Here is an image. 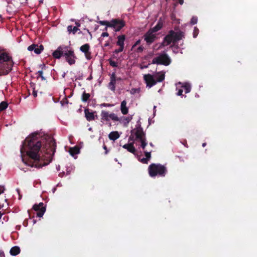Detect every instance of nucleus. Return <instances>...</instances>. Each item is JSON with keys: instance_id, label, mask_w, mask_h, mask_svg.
I'll return each instance as SVG.
<instances>
[{"instance_id": "obj_15", "label": "nucleus", "mask_w": 257, "mask_h": 257, "mask_svg": "<svg viewBox=\"0 0 257 257\" xmlns=\"http://www.w3.org/2000/svg\"><path fill=\"white\" fill-rule=\"evenodd\" d=\"M66 47H59L53 53V56L55 58L59 59L63 55H64V51Z\"/></svg>"}, {"instance_id": "obj_17", "label": "nucleus", "mask_w": 257, "mask_h": 257, "mask_svg": "<svg viewBox=\"0 0 257 257\" xmlns=\"http://www.w3.org/2000/svg\"><path fill=\"white\" fill-rule=\"evenodd\" d=\"M85 116L88 121H91L95 119L97 115L95 114V112L90 111L88 109L84 110Z\"/></svg>"}, {"instance_id": "obj_5", "label": "nucleus", "mask_w": 257, "mask_h": 257, "mask_svg": "<svg viewBox=\"0 0 257 257\" xmlns=\"http://www.w3.org/2000/svg\"><path fill=\"white\" fill-rule=\"evenodd\" d=\"M148 170L149 175L152 177L157 175L163 176L166 173L165 168L160 164H152L149 166Z\"/></svg>"}, {"instance_id": "obj_35", "label": "nucleus", "mask_w": 257, "mask_h": 257, "mask_svg": "<svg viewBox=\"0 0 257 257\" xmlns=\"http://www.w3.org/2000/svg\"><path fill=\"white\" fill-rule=\"evenodd\" d=\"M109 63H110V65L113 67H117V63L116 62H115L114 61L110 60Z\"/></svg>"}, {"instance_id": "obj_37", "label": "nucleus", "mask_w": 257, "mask_h": 257, "mask_svg": "<svg viewBox=\"0 0 257 257\" xmlns=\"http://www.w3.org/2000/svg\"><path fill=\"white\" fill-rule=\"evenodd\" d=\"M140 43V40L137 41L136 43L133 45V49H135L136 47Z\"/></svg>"}, {"instance_id": "obj_34", "label": "nucleus", "mask_w": 257, "mask_h": 257, "mask_svg": "<svg viewBox=\"0 0 257 257\" xmlns=\"http://www.w3.org/2000/svg\"><path fill=\"white\" fill-rule=\"evenodd\" d=\"M198 33H199V30L196 27H195L194 29V32H193V37L196 38L197 37V36L198 35Z\"/></svg>"}, {"instance_id": "obj_48", "label": "nucleus", "mask_w": 257, "mask_h": 257, "mask_svg": "<svg viewBox=\"0 0 257 257\" xmlns=\"http://www.w3.org/2000/svg\"><path fill=\"white\" fill-rule=\"evenodd\" d=\"M103 148H104V149L106 150V146H103Z\"/></svg>"}, {"instance_id": "obj_43", "label": "nucleus", "mask_w": 257, "mask_h": 257, "mask_svg": "<svg viewBox=\"0 0 257 257\" xmlns=\"http://www.w3.org/2000/svg\"><path fill=\"white\" fill-rule=\"evenodd\" d=\"M109 41L107 42H106L104 44V46L105 47H106V46H108L109 45Z\"/></svg>"}, {"instance_id": "obj_51", "label": "nucleus", "mask_w": 257, "mask_h": 257, "mask_svg": "<svg viewBox=\"0 0 257 257\" xmlns=\"http://www.w3.org/2000/svg\"><path fill=\"white\" fill-rule=\"evenodd\" d=\"M50 143H51V144H53V142H52V140L50 141Z\"/></svg>"}, {"instance_id": "obj_30", "label": "nucleus", "mask_w": 257, "mask_h": 257, "mask_svg": "<svg viewBox=\"0 0 257 257\" xmlns=\"http://www.w3.org/2000/svg\"><path fill=\"white\" fill-rule=\"evenodd\" d=\"M90 95L87 93H84L82 95V100L83 101H86L89 98Z\"/></svg>"}, {"instance_id": "obj_40", "label": "nucleus", "mask_w": 257, "mask_h": 257, "mask_svg": "<svg viewBox=\"0 0 257 257\" xmlns=\"http://www.w3.org/2000/svg\"><path fill=\"white\" fill-rule=\"evenodd\" d=\"M142 51H143V47L141 46L139 47L137 49L138 52H142Z\"/></svg>"}, {"instance_id": "obj_10", "label": "nucleus", "mask_w": 257, "mask_h": 257, "mask_svg": "<svg viewBox=\"0 0 257 257\" xmlns=\"http://www.w3.org/2000/svg\"><path fill=\"white\" fill-rule=\"evenodd\" d=\"M100 115L102 120L109 121L112 120L116 121L119 120V117L115 113H109L108 112L104 110L101 111Z\"/></svg>"}, {"instance_id": "obj_9", "label": "nucleus", "mask_w": 257, "mask_h": 257, "mask_svg": "<svg viewBox=\"0 0 257 257\" xmlns=\"http://www.w3.org/2000/svg\"><path fill=\"white\" fill-rule=\"evenodd\" d=\"M66 60L70 64L72 65L75 63V59L76 58L74 51L73 50L68 49L67 47L64 51V55Z\"/></svg>"}, {"instance_id": "obj_1", "label": "nucleus", "mask_w": 257, "mask_h": 257, "mask_svg": "<svg viewBox=\"0 0 257 257\" xmlns=\"http://www.w3.org/2000/svg\"><path fill=\"white\" fill-rule=\"evenodd\" d=\"M41 146V143L36 134H33L25 139L21 149V153L22 161L26 165L41 168L51 162L50 152L52 149L47 152V156L41 157L39 151Z\"/></svg>"}, {"instance_id": "obj_46", "label": "nucleus", "mask_w": 257, "mask_h": 257, "mask_svg": "<svg viewBox=\"0 0 257 257\" xmlns=\"http://www.w3.org/2000/svg\"><path fill=\"white\" fill-rule=\"evenodd\" d=\"M206 143H203V144H202V146H203V147H204L206 146Z\"/></svg>"}, {"instance_id": "obj_18", "label": "nucleus", "mask_w": 257, "mask_h": 257, "mask_svg": "<svg viewBox=\"0 0 257 257\" xmlns=\"http://www.w3.org/2000/svg\"><path fill=\"white\" fill-rule=\"evenodd\" d=\"M126 101L123 100L121 102L120 104V110L123 114H126L128 112V108L126 106Z\"/></svg>"}, {"instance_id": "obj_16", "label": "nucleus", "mask_w": 257, "mask_h": 257, "mask_svg": "<svg viewBox=\"0 0 257 257\" xmlns=\"http://www.w3.org/2000/svg\"><path fill=\"white\" fill-rule=\"evenodd\" d=\"M28 50L30 51H34L36 54H39L43 50V47L42 45L33 44L28 47Z\"/></svg>"}, {"instance_id": "obj_31", "label": "nucleus", "mask_w": 257, "mask_h": 257, "mask_svg": "<svg viewBox=\"0 0 257 257\" xmlns=\"http://www.w3.org/2000/svg\"><path fill=\"white\" fill-rule=\"evenodd\" d=\"M99 24L101 25H106V27H109V25L110 23V22H107V21H100Z\"/></svg>"}, {"instance_id": "obj_45", "label": "nucleus", "mask_w": 257, "mask_h": 257, "mask_svg": "<svg viewBox=\"0 0 257 257\" xmlns=\"http://www.w3.org/2000/svg\"><path fill=\"white\" fill-rule=\"evenodd\" d=\"M147 66H144L141 67V69H143V68H147Z\"/></svg>"}, {"instance_id": "obj_29", "label": "nucleus", "mask_w": 257, "mask_h": 257, "mask_svg": "<svg viewBox=\"0 0 257 257\" xmlns=\"http://www.w3.org/2000/svg\"><path fill=\"white\" fill-rule=\"evenodd\" d=\"M140 91H141V89L139 88H132L130 90V93L132 94H136L140 93Z\"/></svg>"}, {"instance_id": "obj_20", "label": "nucleus", "mask_w": 257, "mask_h": 257, "mask_svg": "<svg viewBox=\"0 0 257 257\" xmlns=\"http://www.w3.org/2000/svg\"><path fill=\"white\" fill-rule=\"evenodd\" d=\"M115 82H116V80H115V74H112L111 76L110 82H109V85H108L109 88L110 90H111L112 91H114L115 88Z\"/></svg>"}, {"instance_id": "obj_44", "label": "nucleus", "mask_w": 257, "mask_h": 257, "mask_svg": "<svg viewBox=\"0 0 257 257\" xmlns=\"http://www.w3.org/2000/svg\"><path fill=\"white\" fill-rule=\"evenodd\" d=\"M178 3L181 4V5H182L183 3V0H178Z\"/></svg>"}, {"instance_id": "obj_12", "label": "nucleus", "mask_w": 257, "mask_h": 257, "mask_svg": "<svg viewBox=\"0 0 257 257\" xmlns=\"http://www.w3.org/2000/svg\"><path fill=\"white\" fill-rule=\"evenodd\" d=\"M109 26L113 28L115 31H118L124 26V23L121 20H113Z\"/></svg>"}, {"instance_id": "obj_22", "label": "nucleus", "mask_w": 257, "mask_h": 257, "mask_svg": "<svg viewBox=\"0 0 257 257\" xmlns=\"http://www.w3.org/2000/svg\"><path fill=\"white\" fill-rule=\"evenodd\" d=\"M120 137V135L117 131L111 132L109 135L108 138L110 140L115 141Z\"/></svg>"}, {"instance_id": "obj_28", "label": "nucleus", "mask_w": 257, "mask_h": 257, "mask_svg": "<svg viewBox=\"0 0 257 257\" xmlns=\"http://www.w3.org/2000/svg\"><path fill=\"white\" fill-rule=\"evenodd\" d=\"M8 107V103L5 101H3L0 103V111L6 109Z\"/></svg>"}, {"instance_id": "obj_38", "label": "nucleus", "mask_w": 257, "mask_h": 257, "mask_svg": "<svg viewBox=\"0 0 257 257\" xmlns=\"http://www.w3.org/2000/svg\"><path fill=\"white\" fill-rule=\"evenodd\" d=\"M38 73L39 74V76H40L42 78V79H44V78L43 76L42 71H39Z\"/></svg>"}, {"instance_id": "obj_8", "label": "nucleus", "mask_w": 257, "mask_h": 257, "mask_svg": "<svg viewBox=\"0 0 257 257\" xmlns=\"http://www.w3.org/2000/svg\"><path fill=\"white\" fill-rule=\"evenodd\" d=\"M171 61L170 57L167 54L163 53L153 59L152 63L167 66L170 64Z\"/></svg>"}, {"instance_id": "obj_2", "label": "nucleus", "mask_w": 257, "mask_h": 257, "mask_svg": "<svg viewBox=\"0 0 257 257\" xmlns=\"http://www.w3.org/2000/svg\"><path fill=\"white\" fill-rule=\"evenodd\" d=\"M13 64L8 54L0 51V75L8 74L11 71Z\"/></svg>"}, {"instance_id": "obj_23", "label": "nucleus", "mask_w": 257, "mask_h": 257, "mask_svg": "<svg viewBox=\"0 0 257 257\" xmlns=\"http://www.w3.org/2000/svg\"><path fill=\"white\" fill-rule=\"evenodd\" d=\"M145 158H143L142 159H140V161L144 164H147L148 163V161L150 160L151 155V152H145Z\"/></svg>"}, {"instance_id": "obj_4", "label": "nucleus", "mask_w": 257, "mask_h": 257, "mask_svg": "<svg viewBox=\"0 0 257 257\" xmlns=\"http://www.w3.org/2000/svg\"><path fill=\"white\" fill-rule=\"evenodd\" d=\"M183 37V34L181 32H174L170 31L168 34L165 37L162 45L164 46H168L173 43L175 44L176 42Z\"/></svg>"}, {"instance_id": "obj_14", "label": "nucleus", "mask_w": 257, "mask_h": 257, "mask_svg": "<svg viewBox=\"0 0 257 257\" xmlns=\"http://www.w3.org/2000/svg\"><path fill=\"white\" fill-rule=\"evenodd\" d=\"M80 50L84 53L85 58L87 59H90L91 58V52H90V46L89 44H85L80 48Z\"/></svg>"}, {"instance_id": "obj_25", "label": "nucleus", "mask_w": 257, "mask_h": 257, "mask_svg": "<svg viewBox=\"0 0 257 257\" xmlns=\"http://www.w3.org/2000/svg\"><path fill=\"white\" fill-rule=\"evenodd\" d=\"M118 40L117 42V45H118L120 47H124V41L125 40V36L124 35H120L118 36L117 37Z\"/></svg>"}, {"instance_id": "obj_19", "label": "nucleus", "mask_w": 257, "mask_h": 257, "mask_svg": "<svg viewBox=\"0 0 257 257\" xmlns=\"http://www.w3.org/2000/svg\"><path fill=\"white\" fill-rule=\"evenodd\" d=\"M124 149H126L128 152L135 154L136 152V149L134 147L133 143L125 144L122 147Z\"/></svg>"}, {"instance_id": "obj_47", "label": "nucleus", "mask_w": 257, "mask_h": 257, "mask_svg": "<svg viewBox=\"0 0 257 257\" xmlns=\"http://www.w3.org/2000/svg\"><path fill=\"white\" fill-rule=\"evenodd\" d=\"M173 52H176L175 51V47H173Z\"/></svg>"}, {"instance_id": "obj_6", "label": "nucleus", "mask_w": 257, "mask_h": 257, "mask_svg": "<svg viewBox=\"0 0 257 257\" xmlns=\"http://www.w3.org/2000/svg\"><path fill=\"white\" fill-rule=\"evenodd\" d=\"M131 136L135 137L138 142L140 143L142 149H145L147 145V143L146 142L145 134L141 127H138L134 129L132 131Z\"/></svg>"}, {"instance_id": "obj_36", "label": "nucleus", "mask_w": 257, "mask_h": 257, "mask_svg": "<svg viewBox=\"0 0 257 257\" xmlns=\"http://www.w3.org/2000/svg\"><path fill=\"white\" fill-rule=\"evenodd\" d=\"M123 48L119 47L118 49H116L115 50L114 52L116 53H118L123 51Z\"/></svg>"}, {"instance_id": "obj_52", "label": "nucleus", "mask_w": 257, "mask_h": 257, "mask_svg": "<svg viewBox=\"0 0 257 257\" xmlns=\"http://www.w3.org/2000/svg\"><path fill=\"white\" fill-rule=\"evenodd\" d=\"M17 191L19 193V190L18 189H17Z\"/></svg>"}, {"instance_id": "obj_13", "label": "nucleus", "mask_w": 257, "mask_h": 257, "mask_svg": "<svg viewBox=\"0 0 257 257\" xmlns=\"http://www.w3.org/2000/svg\"><path fill=\"white\" fill-rule=\"evenodd\" d=\"M33 209L38 211L37 216L39 217H42L46 211L45 207L44 206L43 203H40L39 204H35L33 206Z\"/></svg>"}, {"instance_id": "obj_41", "label": "nucleus", "mask_w": 257, "mask_h": 257, "mask_svg": "<svg viewBox=\"0 0 257 257\" xmlns=\"http://www.w3.org/2000/svg\"><path fill=\"white\" fill-rule=\"evenodd\" d=\"M102 105H103V106H113V105H111L110 104H108V103H103L102 104Z\"/></svg>"}, {"instance_id": "obj_49", "label": "nucleus", "mask_w": 257, "mask_h": 257, "mask_svg": "<svg viewBox=\"0 0 257 257\" xmlns=\"http://www.w3.org/2000/svg\"><path fill=\"white\" fill-rule=\"evenodd\" d=\"M3 207H4V205H1L0 204V209H1V208Z\"/></svg>"}, {"instance_id": "obj_27", "label": "nucleus", "mask_w": 257, "mask_h": 257, "mask_svg": "<svg viewBox=\"0 0 257 257\" xmlns=\"http://www.w3.org/2000/svg\"><path fill=\"white\" fill-rule=\"evenodd\" d=\"M67 30L70 33L72 32L73 34H75L78 30V29L76 27H73L71 26H69L67 27Z\"/></svg>"}, {"instance_id": "obj_3", "label": "nucleus", "mask_w": 257, "mask_h": 257, "mask_svg": "<svg viewBox=\"0 0 257 257\" xmlns=\"http://www.w3.org/2000/svg\"><path fill=\"white\" fill-rule=\"evenodd\" d=\"M165 78V72L161 71L153 75L150 74L144 75V79L147 86L151 88L156 84L157 82H162Z\"/></svg>"}, {"instance_id": "obj_24", "label": "nucleus", "mask_w": 257, "mask_h": 257, "mask_svg": "<svg viewBox=\"0 0 257 257\" xmlns=\"http://www.w3.org/2000/svg\"><path fill=\"white\" fill-rule=\"evenodd\" d=\"M70 154L74 158H76L75 157V155H77L79 153V149L77 147H74L73 148H71L69 150Z\"/></svg>"}, {"instance_id": "obj_33", "label": "nucleus", "mask_w": 257, "mask_h": 257, "mask_svg": "<svg viewBox=\"0 0 257 257\" xmlns=\"http://www.w3.org/2000/svg\"><path fill=\"white\" fill-rule=\"evenodd\" d=\"M105 37H108V33H107V32H103V33H102V34H101V37L99 38V40L100 41H102L103 38Z\"/></svg>"}, {"instance_id": "obj_11", "label": "nucleus", "mask_w": 257, "mask_h": 257, "mask_svg": "<svg viewBox=\"0 0 257 257\" xmlns=\"http://www.w3.org/2000/svg\"><path fill=\"white\" fill-rule=\"evenodd\" d=\"M177 88L178 89L177 95L180 96L182 94L183 90H185L186 93L189 92L191 90V86L188 83H181L179 82L177 84Z\"/></svg>"}, {"instance_id": "obj_7", "label": "nucleus", "mask_w": 257, "mask_h": 257, "mask_svg": "<svg viewBox=\"0 0 257 257\" xmlns=\"http://www.w3.org/2000/svg\"><path fill=\"white\" fill-rule=\"evenodd\" d=\"M163 26V23L159 20L157 25L153 28L149 30L144 36L145 40L148 43H152L156 38V32L160 30Z\"/></svg>"}, {"instance_id": "obj_42", "label": "nucleus", "mask_w": 257, "mask_h": 257, "mask_svg": "<svg viewBox=\"0 0 257 257\" xmlns=\"http://www.w3.org/2000/svg\"><path fill=\"white\" fill-rule=\"evenodd\" d=\"M33 96H34V97H37V92H36V91H34L33 92Z\"/></svg>"}, {"instance_id": "obj_39", "label": "nucleus", "mask_w": 257, "mask_h": 257, "mask_svg": "<svg viewBox=\"0 0 257 257\" xmlns=\"http://www.w3.org/2000/svg\"><path fill=\"white\" fill-rule=\"evenodd\" d=\"M5 191V188L3 186H0V194L3 193Z\"/></svg>"}, {"instance_id": "obj_32", "label": "nucleus", "mask_w": 257, "mask_h": 257, "mask_svg": "<svg viewBox=\"0 0 257 257\" xmlns=\"http://www.w3.org/2000/svg\"><path fill=\"white\" fill-rule=\"evenodd\" d=\"M197 23V18L196 17H193L191 20L190 23L192 25L196 24Z\"/></svg>"}, {"instance_id": "obj_26", "label": "nucleus", "mask_w": 257, "mask_h": 257, "mask_svg": "<svg viewBox=\"0 0 257 257\" xmlns=\"http://www.w3.org/2000/svg\"><path fill=\"white\" fill-rule=\"evenodd\" d=\"M20 252V249L18 246L13 247L10 250V253L12 255H16L18 254Z\"/></svg>"}, {"instance_id": "obj_50", "label": "nucleus", "mask_w": 257, "mask_h": 257, "mask_svg": "<svg viewBox=\"0 0 257 257\" xmlns=\"http://www.w3.org/2000/svg\"><path fill=\"white\" fill-rule=\"evenodd\" d=\"M77 26L79 27L80 26V25L79 24H76Z\"/></svg>"}, {"instance_id": "obj_21", "label": "nucleus", "mask_w": 257, "mask_h": 257, "mask_svg": "<svg viewBox=\"0 0 257 257\" xmlns=\"http://www.w3.org/2000/svg\"><path fill=\"white\" fill-rule=\"evenodd\" d=\"M132 117H121L119 118V121L120 123L123 124L125 126H127V124L132 119Z\"/></svg>"}]
</instances>
